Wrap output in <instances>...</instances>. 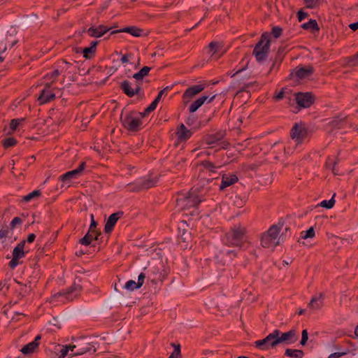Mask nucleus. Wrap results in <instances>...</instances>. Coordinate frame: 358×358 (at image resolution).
I'll use <instances>...</instances> for the list:
<instances>
[{
    "mask_svg": "<svg viewBox=\"0 0 358 358\" xmlns=\"http://www.w3.org/2000/svg\"><path fill=\"white\" fill-rule=\"evenodd\" d=\"M171 88H172V87H169V86H167V87H164L162 90H161V91L159 92V94H158V95L157 96V97H156V98H159L158 99H159V101H160V100H161L162 96H164V94L165 93H166L168 91L171 90Z\"/></svg>",
    "mask_w": 358,
    "mask_h": 358,
    "instance_id": "nucleus-56",
    "label": "nucleus"
},
{
    "mask_svg": "<svg viewBox=\"0 0 358 358\" xmlns=\"http://www.w3.org/2000/svg\"><path fill=\"white\" fill-rule=\"evenodd\" d=\"M225 136V132L222 131H217L215 134H207L203 137V141L206 144L211 145L222 141Z\"/></svg>",
    "mask_w": 358,
    "mask_h": 358,
    "instance_id": "nucleus-19",
    "label": "nucleus"
},
{
    "mask_svg": "<svg viewBox=\"0 0 358 358\" xmlns=\"http://www.w3.org/2000/svg\"><path fill=\"white\" fill-rule=\"evenodd\" d=\"M86 167V162H82L78 168L72 171H68L60 176L61 180L66 181L72 178H77L80 176Z\"/></svg>",
    "mask_w": 358,
    "mask_h": 358,
    "instance_id": "nucleus-14",
    "label": "nucleus"
},
{
    "mask_svg": "<svg viewBox=\"0 0 358 358\" xmlns=\"http://www.w3.org/2000/svg\"><path fill=\"white\" fill-rule=\"evenodd\" d=\"M81 282L82 278L79 276L76 277L73 284L70 287L64 292L56 294L55 296H65L68 300H73V298L80 294L83 290Z\"/></svg>",
    "mask_w": 358,
    "mask_h": 358,
    "instance_id": "nucleus-7",
    "label": "nucleus"
},
{
    "mask_svg": "<svg viewBox=\"0 0 358 358\" xmlns=\"http://www.w3.org/2000/svg\"><path fill=\"white\" fill-rule=\"evenodd\" d=\"M313 71L314 69L312 66L300 67L295 70V76L300 79H303L311 76L313 73Z\"/></svg>",
    "mask_w": 358,
    "mask_h": 358,
    "instance_id": "nucleus-26",
    "label": "nucleus"
},
{
    "mask_svg": "<svg viewBox=\"0 0 358 358\" xmlns=\"http://www.w3.org/2000/svg\"><path fill=\"white\" fill-rule=\"evenodd\" d=\"M162 265L151 267L148 273V280L152 284H157L159 282H162L166 278V273L162 269Z\"/></svg>",
    "mask_w": 358,
    "mask_h": 358,
    "instance_id": "nucleus-11",
    "label": "nucleus"
},
{
    "mask_svg": "<svg viewBox=\"0 0 358 358\" xmlns=\"http://www.w3.org/2000/svg\"><path fill=\"white\" fill-rule=\"evenodd\" d=\"M76 52V53H79V52H82L83 53L84 58H85L86 59H91L92 57H94V55L96 53V52L94 51L93 49L90 48V47L85 48L83 50L82 49L79 50L77 48Z\"/></svg>",
    "mask_w": 358,
    "mask_h": 358,
    "instance_id": "nucleus-37",
    "label": "nucleus"
},
{
    "mask_svg": "<svg viewBox=\"0 0 358 358\" xmlns=\"http://www.w3.org/2000/svg\"><path fill=\"white\" fill-rule=\"evenodd\" d=\"M315 233L313 227H310L306 231H303L301 232L300 238L301 239H307V238H312L315 236Z\"/></svg>",
    "mask_w": 358,
    "mask_h": 358,
    "instance_id": "nucleus-39",
    "label": "nucleus"
},
{
    "mask_svg": "<svg viewBox=\"0 0 358 358\" xmlns=\"http://www.w3.org/2000/svg\"><path fill=\"white\" fill-rule=\"evenodd\" d=\"M157 182V179L148 178L137 182L136 184V189H132L133 191L140 192L143 189H147L156 185Z\"/></svg>",
    "mask_w": 358,
    "mask_h": 358,
    "instance_id": "nucleus-23",
    "label": "nucleus"
},
{
    "mask_svg": "<svg viewBox=\"0 0 358 358\" xmlns=\"http://www.w3.org/2000/svg\"><path fill=\"white\" fill-rule=\"evenodd\" d=\"M348 352V350H346L345 351H343V352H334V353H331V355H329L327 358H340V357L347 355Z\"/></svg>",
    "mask_w": 358,
    "mask_h": 358,
    "instance_id": "nucleus-51",
    "label": "nucleus"
},
{
    "mask_svg": "<svg viewBox=\"0 0 358 358\" xmlns=\"http://www.w3.org/2000/svg\"><path fill=\"white\" fill-rule=\"evenodd\" d=\"M22 222V219L20 217H15L10 222V228L11 229H14L16 227L17 225L21 224Z\"/></svg>",
    "mask_w": 358,
    "mask_h": 358,
    "instance_id": "nucleus-49",
    "label": "nucleus"
},
{
    "mask_svg": "<svg viewBox=\"0 0 358 358\" xmlns=\"http://www.w3.org/2000/svg\"><path fill=\"white\" fill-rule=\"evenodd\" d=\"M94 233L90 232V230H88L84 237L79 240V243L87 246L91 244L92 240L99 241V237L101 236V231H95Z\"/></svg>",
    "mask_w": 358,
    "mask_h": 358,
    "instance_id": "nucleus-22",
    "label": "nucleus"
},
{
    "mask_svg": "<svg viewBox=\"0 0 358 358\" xmlns=\"http://www.w3.org/2000/svg\"><path fill=\"white\" fill-rule=\"evenodd\" d=\"M220 254L222 255H226L227 256H229V259H233L234 257H236V252L235 250H227L226 252H224V251H221L220 252Z\"/></svg>",
    "mask_w": 358,
    "mask_h": 358,
    "instance_id": "nucleus-53",
    "label": "nucleus"
},
{
    "mask_svg": "<svg viewBox=\"0 0 358 358\" xmlns=\"http://www.w3.org/2000/svg\"><path fill=\"white\" fill-rule=\"evenodd\" d=\"M238 178L235 174L226 175L224 174L222 177L221 185H220V190L223 191L227 187H229L236 182H238Z\"/></svg>",
    "mask_w": 358,
    "mask_h": 358,
    "instance_id": "nucleus-24",
    "label": "nucleus"
},
{
    "mask_svg": "<svg viewBox=\"0 0 358 358\" xmlns=\"http://www.w3.org/2000/svg\"><path fill=\"white\" fill-rule=\"evenodd\" d=\"M25 120V118H20V119H13L10 120V128L13 131H15L17 129V127L19 126L20 123L22 122H24Z\"/></svg>",
    "mask_w": 358,
    "mask_h": 358,
    "instance_id": "nucleus-44",
    "label": "nucleus"
},
{
    "mask_svg": "<svg viewBox=\"0 0 358 358\" xmlns=\"http://www.w3.org/2000/svg\"><path fill=\"white\" fill-rule=\"evenodd\" d=\"M159 98H155V100L147 107V112H152L155 110L158 103L159 102Z\"/></svg>",
    "mask_w": 358,
    "mask_h": 358,
    "instance_id": "nucleus-52",
    "label": "nucleus"
},
{
    "mask_svg": "<svg viewBox=\"0 0 358 358\" xmlns=\"http://www.w3.org/2000/svg\"><path fill=\"white\" fill-rule=\"evenodd\" d=\"M18 264H19V259L13 257L12 259L10 261V262L8 264V266L10 268L14 269Z\"/></svg>",
    "mask_w": 358,
    "mask_h": 358,
    "instance_id": "nucleus-54",
    "label": "nucleus"
},
{
    "mask_svg": "<svg viewBox=\"0 0 358 358\" xmlns=\"http://www.w3.org/2000/svg\"><path fill=\"white\" fill-rule=\"evenodd\" d=\"M255 83V82L254 83H246L244 85V86L243 87L242 89H241L239 91L237 92V94H238L239 93L241 92H249L248 91H247V89L251 86H252Z\"/></svg>",
    "mask_w": 358,
    "mask_h": 358,
    "instance_id": "nucleus-59",
    "label": "nucleus"
},
{
    "mask_svg": "<svg viewBox=\"0 0 358 358\" xmlns=\"http://www.w3.org/2000/svg\"><path fill=\"white\" fill-rule=\"evenodd\" d=\"M176 135L179 141L185 142L192 136V132L182 123L178 127Z\"/></svg>",
    "mask_w": 358,
    "mask_h": 358,
    "instance_id": "nucleus-17",
    "label": "nucleus"
},
{
    "mask_svg": "<svg viewBox=\"0 0 358 358\" xmlns=\"http://www.w3.org/2000/svg\"><path fill=\"white\" fill-rule=\"evenodd\" d=\"M324 298V295L322 293L320 294L318 297L314 296L311 299L310 303H308V306L310 308L318 310L322 306V299Z\"/></svg>",
    "mask_w": 358,
    "mask_h": 358,
    "instance_id": "nucleus-29",
    "label": "nucleus"
},
{
    "mask_svg": "<svg viewBox=\"0 0 358 358\" xmlns=\"http://www.w3.org/2000/svg\"><path fill=\"white\" fill-rule=\"evenodd\" d=\"M72 66V64L68 62H66L65 59H62L58 63V67L59 69H55L51 73H48L46 75V77L50 78V79H52V83H54L57 76L60 75V73L63 71H66L69 70V69Z\"/></svg>",
    "mask_w": 358,
    "mask_h": 358,
    "instance_id": "nucleus-16",
    "label": "nucleus"
},
{
    "mask_svg": "<svg viewBox=\"0 0 358 358\" xmlns=\"http://www.w3.org/2000/svg\"><path fill=\"white\" fill-rule=\"evenodd\" d=\"M278 241L273 239L271 236L265 232L262 234L261 238V244L264 248H274L278 245Z\"/></svg>",
    "mask_w": 358,
    "mask_h": 358,
    "instance_id": "nucleus-25",
    "label": "nucleus"
},
{
    "mask_svg": "<svg viewBox=\"0 0 358 358\" xmlns=\"http://www.w3.org/2000/svg\"><path fill=\"white\" fill-rule=\"evenodd\" d=\"M282 33V29L280 27H273L271 29V34L275 38H278Z\"/></svg>",
    "mask_w": 358,
    "mask_h": 358,
    "instance_id": "nucleus-46",
    "label": "nucleus"
},
{
    "mask_svg": "<svg viewBox=\"0 0 358 358\" xmlns=\"http://www.w3.org/2000/svg\"><path fill=\"white\" fill-rule=\"evenodd\" d=\"M136 114V112L132 110L126 115L124 118L121 117V121L123 127L129 131H138L143 124V122L140 118L134 117Z\"/></svg>",
    "mask_w": 358,
    "mask_h": 358,
    "instance_id": "nucleus-5",
    "label": "nucleus"
},
{
    "mask_svg": "<svg viewBox=\"0 0 358 358\" xmlns=\"http://www.w3.org/2000/svg\"><path fill=\"white\" fill-rule=\"evenodd\" d=\"M222 47V44L217 41H212L208 46L209 52L212 53V55L217 53Z\"/></svg>",
    "mask_w": 358,
    "mask_h": 358,
    "instance_id": "nucleus-36",
    "label": "nucleus"
},
{
    "mask_svg": "<svg viewBox=\"0 0 358 358\" xmlns=\"http://www.w3.org/2000/svg\"><path fill=\"white\" fill-rule=\"evenodd\" d=\"M10 284H9V280L4 279L3 280L0 282V291L3 288L6 287L8 290L9 289Z\"/></svg>",
    "mask_w": 358,
    "mask_h": 358,
    "instance_id": "nucleus-57",
    "label": "nucleus"
},
{
    "mask_svg": "<svg viewBox=\"0 0 358 358\" xmlns=\"http://www.w3.org/2000/svg\"><path fill=\"white\" fill-rule=\"evenodd\" d=\"M201 166H202L204 169L208 170L212 173H215V165L210 161L203 160L201 162Z\"/></svg>",
    "mask_w": 358,
    "mask_h": 358,
    "instance_id": "nucleus-42",
    "label": "nucleus"
},
{
    "mask_svg": "<svg viewBox=\"0 0 358 358\" xmlns=\"http://www.w3.org/2000/svg\"><path fill=\"white\" fill-rule=\"evenodd\" d=\"M345 118L334 117L328 124L332 129H338L343 127Z\"/></svg>",
    "mask_w": 358,
    "mask_h": 358,
    "instance_id": "nucleus-33",
    "label": "nucleus"
},
{
    "mask_svg": "<svg viewBox=\"0 0 358 358\" xmlns=\"http://www.w3.org/2000/svg\"><path fill=\"white\" fill-rule=\"evenodd\" d=\"M9 231L7 227L0 229V240L8 236Z\"/></svg>",
    "mask_w": 358,
    "mask_h": 358,
    "instance_id": "nucleus-58",
    "label": "nucleus"
},
{
    "mask_svg": "<svg viewBox=\"0 0 358 358\" xmlns=\"http://www.w3.org/2000/svg\"><path fill=\"white\" fill-rule=\"evenodd\" d=\"M246 229L240 224L234 225L227 231L223 238L226 245L241 247L246 234Z\"/></svg>",
    "mask_w": 358,
    "mask_h": 358,
    "instance_id": "nucleus-1",
    "label": "nucleus"
},
{
    "mask_svg": "<svg viewBox=\"0 0 358 358\" xmlns=\"http://www.w3.org/2000/svg\"><path fill=\"white\" fill-rule=\"evenodd\" d=\"M35 238H36V235L34 234H29L27 236V240H25V241L28 243H31L34 241Z\"/></svg>",
    "mask_w": 358,
    "mask_h": 358,
    "instance_id": "nucleus-62",
    "label": "nucleus"
},
{
    "mask_svg": "<svg viewBox=\"0 0 358 358\" xmlns=\"http://www.w3.org/2000/svg\"><path fill=\"white\" fill-rule=\"evenodd\" d=\"M319 0H303L306 7L309 9L315 8L318 4Z\"/></svg>",
    "mask_w": 358,
    "mask_h": 358,
    "instance_id": "nucleus-47",
    "label": "nucleus"
},
{
    "mask_svg": "<svg viewBox=\"0 0 358 358\" xmlns=\"http://www.w3.org/2000/svg\"><path fill=\"white\" fill-rule=\"evenodd\" d=\"M41 195V192L39 189L34 190L32 192L24 196L22 199V202H29L34 198L39 197Z\"/></svg>",
    "mask_w": 358,
    "mask_h": 358,
    "instance_id": "nucleus-38",
    "label": "nucleus"
},
{
    "mask_svg": "<svg viewBox=\"0 0 358 358\" xmlns=\"http://www.w3.org/2000/svg\"><path fill=\"white\" fill-rule=\"evenodd\" d=\"M51 85L52 83H48L45 84V88L41 90V94L38 98V101L39 102L40 105L50 102L56 99L55 94L49 90Z\"/></svg>",
    "mask_w": 358,
    "mask_h": 358,
    "instance_id": "nucleus-12",
    "label": "nucleus"
},
{
    "mask_svg": "<svg viewBox=\"0 0 358 358\" xmlns=\"http://www.w3.org/2000/svg\"><path fill=\"white\" fill-rule=\"evenodd\" d=\"M301 27L306 30L310 29L312 32H314V31H318L320 30L317 21L312 19L308 22L303 24Z\"/></svg>",
    "mask_w": 358,
    "mask_h": 358,
    "instance_id": "nucleus-34",
    "label": "nucleus"
},
{
    "mask_svg": "<svg viewBox=\"0 0 358 358\" xmlns=\"http://www.w3.org/2000/svg\"><path fill=\"white\" fill-rule=\"evenodd\" d=\"M295 100L299 108H310L315 102V95L310 92H298L295 94Z\"/></svg>",
    "mask_w": 358,
    "mask_h": 358,
    "instance_id": "nucleus-10",
    "label": "nucleus"
},
{
    "mask_svg": "<svg viewBox=\"0 0 358 358\" xmlns=\"http://www.w3.org/2000/svg\"><path fill=\"white\" fill-rule=\"evenodd\" d=\"M17 143V140L13 137L6 138L2 141V145L6 149L15 145Z\"/></svg>",
    "mask_w": 358,
    "mask_h": 358,
    "instance_id": "nucleus-40",
    "label": "nucleus"
},
{
    "mask_svg": "<svg viewBox=\"0 0 358 358\" xmlns=\"http://www.w3.org/2000/svg\"><path fill=\"white\" fill-rule=\"evenodd\" d=\"M280 334V331L279 329H275L264 339L256 341L254 343V345L262 350H268L270 348H274L278 345V343L275 341L277 339V336Z\"/></svg>",
    "mask_w": 358,
    "mask_h": 358,
    "instance_id": "nucleus-4",
    "label": "nucleus"
},
{
    "mask_svg": "<svg viewBox=\"0 0 358 358\" xmlns=\"http://www.w3.org/2000/svg\"><path fill=\"white\" fill-rule=\"evenodd\" d=\"M298 340L296 331L295 329H291L285 333H280V335L277 336V339L275 342L280 343H285L287 344H292L295 343Z\"/></svg>",
    "mask_w": 358,
    "mask_h": 358,
    "instance_id": "nucleus-13",
    "label": "nucleus"
},
{
    "mask_svg": "<svg viewBox=\"0 0 358 358\" xmlns=\"http://www.w3.org/2000/svg\"><path fill=\"white\" fill-rule=\"evenodd\" d=\"M150 70V67L145 66L138 72L134 73L133 78L137 81H142L144 77L148 76Z\"/></svg>",
    "mask_w": 358,
    "mask_h": 358,
    "instance_id": "nucleus-30",
    "label": "nucleus"
},
{
    "mask_svg": "<svg viewBox=\"0 0 358 358\" xmlns=\"http://www.w3.org/2000/svg\"><path fill=\"white\" fill-rule=\"evenodd\" d=\"M204 87L201 85H196L188 87L183 93L182 98L184 100L189 101L194 96L198 94L203 91Z\"/></svg>",
    "mask_w": 358,
    "mask_h": 358,
    "instance_id": "nucleus-21",
    "label": "nucleus"
},
{
    "mask_svg": "<svg viewBox=\"0 0 358 358\" xmlns=\"http://www.w3.org/2000/svg\"><path fill=\"white\" fill-rule=\"evenodd\" d=\"M169 358H181V353L178 352L176 354V352L173 351Z\"/></svg>",
    "mask_w": 358,
    "mask_h": 358,
    "instance_id": "nucleus-64",
    "label": "nucleus"
},
{
    "mask_svg": "<svg viewBox=\"0 0 358 358\" xmlns=\"http://www.w3.org/2000/svg\"><path fill=\"white\" fill-rule=\"evenodd\" d=\"M208 99V96H202L196 101H194L189 107V112H196Z\"/></svg>",
    "mask_w": 358,
    "mask_h": 358,
    "instance_id": "nucleus-28",
    "label": "nucleus"
},
{
    "mask_svg": "<svg viewBox=\"0 0 358 358\" xmlns=\"http://www.w3.org/2000/svg\"><path fill=\"white\" fill-rule=\"evenodd\" d=\"M143 29L137 27L136 26L127 27L120 29H116L113 31L110 34H115L118 33H128L133 36L140 37L142 36Z\"/></svg>",
    "mask_w": 358,
    "mask_h": 358,
    "instance_id": "nucleus-18",
    "label": "nucleus"
},
{
    "mask_svg": "<svg viewBox=\"0 0 358 358\" xmlns=\"http://www.w3.org/2000/svg\"><path fill=\"white\" fill-rule=\"evenodd\" d=\"M25 243L26 241H22L14 248L13 250V257L20 260L25 256L26 252L24 251Z\"/></svg>",
    "mask_w": 358,
    "mask_h": 358,
    "instance_id": "nucleus-27",
    "label": "nucleus"
},
{
    "mask_svg": "<svg viewBox=\"0 0 358 358\" xmlns=\"http://www.w3.org/2000/svg\"><path fill=\"white\" fill-rule=\"evenodd\" d=\"M284 94H285L284 88H282L280 90V91L273 96V99L275 101H279L284 97Z\"/></svg>",
    "mask_w": 358,
    "mask_h": 358,
    "instance_id": "nucleus-61",
    "label": "nucleus"
},
{
    "mask_svg": "<svg viewBox=\"0 0 358 358\" xmlns=\"http://www.w3.org/2000/svg\"><path fill=\"white\" fill-rule=\"evenodd\" d=\"M38 345H39V343H35L31 342V343L27 344L26 345H24L21 349L20 351L24 355H28V354L34 352L35 351V350L38 347Z\"/></svg>",
    "mask_w": 358,
    "mask_h": 358,
    "instance_id": "nucleus-35",
    "label": "nucleus"
},
{
    "mask_svg": "<svg viewBox=\"0 0 358 358\" xmlns=\"http://www.w3.org/2000/svg\"><path fill=\"white\" fill-rule=\"evenodd\" d=\"M145 274L143 273H141L138 275V282H137V285L138 287H141L143 285L144 283V280L145 278Z\"/></svg>",
    "mask_w": 358,
    "mask_h": 358,
    "instance_id": "nucleus-55",
    "label": "nucleus"
},
{
    "mask_svg": "<svg viewBox=\"0 0 358 358\" xmlns=\"http://www.w3.org/2000/svg\"><path fill=\"white\" fill-rule=\"evenodd\" d=\"M336 196V194H334L332 198L329 200H324L320 203V206L322 208H327V209H331L334 207L335 204V200L334 196Z\"/></svg>",
    "mask_w": 358,
    "mask_h": 358,
    "instance_id": "nucleus-41",
    "label": "nucleus"
},
{
    "mask_svg": "<svg viewBox=\"0 0 358 358\" xmlns=\"http://www.w3.org/2000/svg\"><path fill=\"white\" fill-rule=\"evenodd\" d=\"M124 215L123 211H117L111 214L105 224L104 231L107 234H110L114 229V227L119 219H120Z\"/></svg>",
    "mask_w": 358,
    "mask_h": 358,
    "instance_id": "nucleus-15",
    "label": "nucleus"
},
{
    "mask_svg": "<svg viewBox=\"0 0 358 358\" xmlns=\"http://www.w3.org/2000/svg\"><path fill=\"white\" fill-rule=\"evenodd\" d=\"M142 81L136 80V86L135 89L131 87V83L127 80H123L120 84V89L129 97H133L135 94L138 95V99L141 100L144 98V94H141L142 91Z\"/></svg>",
    "mask_w": 358,
    "mask_h": 358,
    "instance_id": "nucleus-9",
    "label": "nucleus"
},
{
    "mask_svg": "<svg viewBox=\"0 0 358 358\" xmlns=\"http://www.w3.org/2000/svg\"><path fill=\"white\" fill-rule=\"evenodd\" d=\"M307 17H308V13H305L302 10H299L297 13V17H298V20L299 22L302 21Z\"/></svg>",
    "mask_w": 358,
    "mask_h": 358,
    "instance_id": "nucleus-60",
    "label": "nucleus"
},
{
    "mask_svg": "<svg viewBox=\"0 0 358 358\" xmlns=\"http://www.w3.org/2000/svg\"><path fill=\"white\" fill-rule=\"evenodd\" d=\"M197 189H191L189 195L183 198L177 199V205L182 209H187L192 207H196L201 201V198L197 194H194Z\"/></svg>",
    "mask_w": 358,
    "mask_h": 358,
    "instance_id": "nucleus-6",
    "label": "nucleus"
},
{
    "mask_svg": "<svg viewBox=\"0 0 358 358\" xmlns=\"http://www.w3.org/2000/svg\"><path fill=\"white\" fill-rule=\"evenodd\" d=\"M283 58H284L283 55L276 54V57H275V59H278V69H279V67L283 60Z\"/></svg>",
    "mask_w": 358,
    "mask_h": 358,
    "instance_id": "nucleus-63",
    "label": "nucleus"
},
{
    "mask_svg": "<svg viewBox=\"0 0 358 358\" xmlns=\"http://www.w3.org/2000/svg\"><path fill=\"white\" fill-rule=\"evenodd\" d=\"M124 287L129 291H134L135 289H139L141 287H138L137 282H136L134 280H128Z\"/></svg>",
    "mask_w": 358,
    "mask_h": 358,
    "instance_id": "nucleus-43",
    "label": "nucleus"
},
{
    "mask_svg": "<svg viewBox=\"0 0 358 358\" xmlns=\"http://www.w3.org/2000/svg\"><path fill=\"white\" fill-rule=\"evenodd\" d=\"M285 355L292 358H303L304 352L302 350H293L287 348L285 350Z\"/></svg>",
    "mask_w": 358,
    "mask_h": 358,
    "instance_id": "nucleus-31",
    "label": "nucleus"
},
{
    "mask_svg": "<svg viewBox=\"0 0 358 358\" xmlns=\"http://www.w3.org/2000/svg\"><path fill=\"white\" fill-rule=\"evenodd\" d=\"M110 29V27L101 24L99 25L97 27H94L93 26L90 27L87 30V32L91 37L99 38L103 36Z\"/></svg>",
    "mask_w": 358,
    "mask_h": 358,
    "instance_id": "nucleus-20",
    "label": "nucleus"
},
{
    "mask_svg": "<svg viewBox=\"0 0 358 358\" xmlns=\"http://www.w3.org/2000/svg\"><path fill=\"white\" fill-rule=\"evenodd\" d=\"M282 225L280 224H274L272 225L267 231L266 233L271 236L273 239L278 241L279 233L281 230Z\"/></svg>",
    "mask_w": 358,
    "mask_h": 358,
    "instance_id": "nucleus-32",
    "label": "nucleus"
},
{
    "mask_svg": "<svg viewBox=\"0 0 358 358\" xmlns=\"http://www.w3.org/2000/svg\"><path fill=\"white\" fill-rule=\"evenodd\" d=\"M271 38L269 33L264 32L259 41L255 45L252 55L255 56L256 59L259 62L264 61L270 52Z\"/></svg>",
    "mask_w": 358,
    "mask_h": 358,
    "instance_id": "nucleus-2",
    "label": "nucleus"
},
{
    "mask_svg": "<svg viewBox=\"0 0 358 358\" xmlns=\"http://www.w3.org/2000/svg\"><path fill=\"white\" fill-rule=\"evenodd\" d=\"M74 352L71 354V357L83 355L85 354L94 355L96 352V348L93 343L90 342L86 337L80 338L74 340L71 344Z\"/></svg>",
    "mask_w": 358,
    "mask_h": 358,
    "instance_id": "nucleus-3",
    "label": "nucleus"
},
{
    "mask_svg": "<svg viewBox=\"0 0 358 358\" xmlns=\"http://www.w3.org/2000/svg\"><path fill=\"white\" fill-rule=\"evenodd\" d=\"M71 351L72 353L74 352L73 348H71V344L69 345H64L62 349L60 351V355L61 357H65L68 355L69 352Z\"/></svg>",
    "mask_w": 358,
    "mask_h": 358,
    "instance_id": "nucleus-45",
    "label": "nucleus"
},
{
    "mask_svg": "<svg viewBox=\"0 0 358 358\" xmlns=\"http://www.w3.org/2000/svg\"><path fill=\"white\" fill-rule=\"evenodd\" d=\"M308 340V331H307V329H303L302 331V333H301V340L300 341V344L302 346L306 345V344L307 343Z\"/></svg>",
    "mask_w": 358,
    "mask_h": 358,
    "instance_id": "nucleus-48",
    "label": "nucleus"
},
{
    "mask_svg": "<svg viewBox=\"0 0 358 358\" xmlns=\"http://www.w3.org/2000/svg\"><path fill=\"white\" fill-rule=\"evenodd\" d=\"M307 136L308 129L305 124L300 122L294 124L290 131V136L296 144H301Z\"/></svg>",
    "mask_w": 358,
    "mask_h": 358,
    "instance_id": "nucleus-8",
    "label": "nucleus"
},
{
    "mask_svg": "<svg viewBox=\"0 0 358 358\" xmlns=\"http://www.w3.org/2000/svg\"><path fill=\"white\" fill-rule=\"evenodd\" d=\"M96 226H97V222L94 220V215L92 214L91 215V223H90V226L89 228L90 232L94 234V232H95V231H99L96 229Z\"/></svg>",
    "mask_w": 358,
    "mask_h": 358,
    "instance_id": "nucleus-50",
    "label": "nucleus"
}]
</instances>
